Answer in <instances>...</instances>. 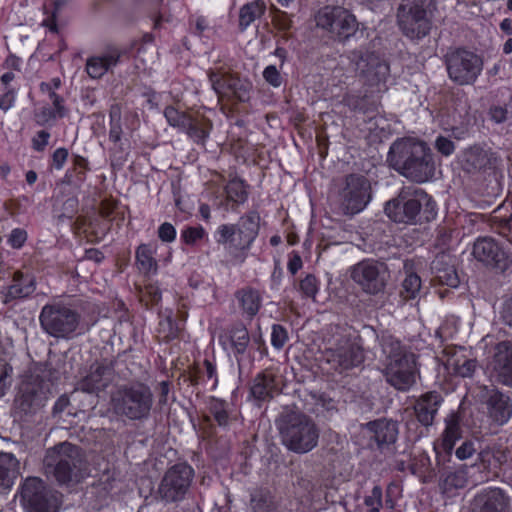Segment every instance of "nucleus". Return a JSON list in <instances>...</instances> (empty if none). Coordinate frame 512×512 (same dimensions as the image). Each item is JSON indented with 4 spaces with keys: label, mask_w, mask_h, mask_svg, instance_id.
Listing matches in <instances>:
<instances>
[{
    "label": "nucleus",
    "mask_w": 512,
    "mask_h": 512,
    "mask_svg": "<svg viewBox=\"0 0 512 512\" xmlns=\"http://www.w3.org/2000/svg\"><path fill=\"white\" fill-rule=\"evenodd\" d=\"M387 160L394 170L414 182L424 183L434 177V158L423 141L397 139L389 149Z\"/></svg>",
    "instance_id": "f257e3e1"
},
{
    "label": "nucleus",
    "mask_w": 512,
    "mask_h": 512,
    "mask_svg": "<svg viewBox=\"0 0 512 512\" xmlns=\"http://www.w3.org/2000/svg\"><path fill=\"white\" fill-rule=\"evenodd\" d=\"M260 231V215L250 210L242 215L237 223L221 224L217 227L215 241L225 249L229 261L243 264L247 259Z\"/></svg>",
    "instance_id": "f03ea898"
},
{
    "label": "nucleus",
    "mask_w": 512,
    "mask_h": 512,
    "mask_svg": "<svg viewBox=\"0 0 512 512\" xmlns=\"http://www.w3.org/2000/svg\"><path fill=\"white\" fill-rule=\"evenodd\" d=\"M384 211L396 223L422 224L437 217L438 206L434 198L423 189L403 186L397 197L385 204Z\"/></svg>",
    "instance_id": "7ed1b4c3"
},
{
    "label": "nucleus",
    "mask_w": 512,
    "mask_h": 512,
    "mask_svg": "<svg viewBox=\"0 0 512 512\" xmlns=\"http://www.w3.org/2000/svg\"><path fill=\"white\" fill-rule=\"evenodd\" d=\"M380 343L386 382L399 391H407L415 383L416 355L393 335H382Z\"/></svg>",
    "instance_id": "20e7f679"
},
{
    "label": "nucleus",
    "mask_w": 512,
    "mask_h": 512,
    "mask_svg": "<svg viewBox=\"0 0 512 512\" xmlns=\"http://www.w3.org/2000/svg\"><path fill=\"white\" fill-rule=\"evenodd\" d=\"M43 469L47 477L54 478L59 484L69 485L84 478L88 463L81 447L64 441L46 450Z\"/></svg>",
    "instance_id": "39448f33"
},
{
    "label": "nucleus",
    "mask_w": 512,
    "mask_h": 512,
    "mask_svg": "<svg viewBox=\"0 0 512 512\" xmlns=\"http://www.w3.org/2000/svg\"><path fill=\"white\" fill-rule=\"evenodd\" d=\"M363 91L347 93L344 104L351 110L367 116L370 120L375 118L382 108V94L387 91V81L390 77V65L385 61H377L365 72Z\"/></svg>",
    "instance_id": "423d86ee"
},
{
    "label": "nucleus",
    "mask_w": 512,
    "mask_h": 512,
    "mask_svg": "<svg viewBox=\"0 0 512 512\" xmlns=\"http://www.w3.org/2000/svg\"><path fill=\"white\" fill-rule=\"evenodd\" d=\"M282 444L291 452L306 454L317 445L320 429L314 420L301 412L285 411L277 420Z\"/></svg>",
    "instance_id": "0eeeda50"
},
{
    "label": "nucleus",
    "mask_w": 512,
    "mask_h": 512,
    "mask_svg": "<svg viewBox=\"0 0 512 512\" xmlns=\"http://www.w3.org/2000/svg\"><path fill=\"white\" fill-rule=\"evenodd\" d=\"M153 403L152 390L143 383L122 385L111 394L110 399L113 413L131 421L148 419Z\"/></svg>",
    "instance_id": "6e6552de"
},
{
    "label": "nucleus",
    "mask_w": 512,
    "mask_h": 512,
    "mask_svg": "<svg viewBox=\"0 0 512 512\" xmlns=\"http://www.w3.org/2000/svg\"><path fill=\"white\" fill-rule=\"evenodd\" d=\"M435 9V0H405L397 14L402 33L411 40H420L429 35Z\"/></svg>",
    "instance_id": "1a4fd4ad"
},
{
    "label": "nucleus",
    "mask_w": 512,
    "mask_h": 512,
    "mask_svg": "<svg viewBox=\"0 0 512 512\" xmlns=\"http://www.w3.org/2000/svg\"><path fill=\"white\" fill-rule=\"evenodd\" d=\"M474 258L491 266L502 277L503 284L512 285V253L492 237H479L472 250Z\"/></svg>",
    "instance_id": "9d476101"
},
{
    "label": "nucleus",
    "mask_w": 512,
    "mask_h": 512,
    "mask_svg": "<svg viewBox=\"0 0 512 512\" xmlns=\"http://www.w3.org/2000/svg\"><path fill=\"white\" fill-rule=\"evenodd\" d=\"M317 27L330 33L339 42L347 41L358 30V22L350 11L341 6L326 5L315 15Z\"/></svg>",
    "instance_id": "9b49d317"
},
{
    "label": "nucleus",
    "mask_w": 512,
    "mask_h": 512,
    "mask_svg": "<svg viewBox=\"0 0 512 512\" xmlns=\"http://www.w3.org/2000/svg\"><path fill=\"white\" fill-rule=\"evenodd\" d=\"M449 78L456 84H473L483 69V61L476 53L456 48L446 55Z\"/></svg>",
    "instance_id": "f8f14e48"
},
{
    "label": "nucleus",
    "mask_w": 512,
    "mask_h": 512,
    "mask_svg": "<svg viewBox=\"0 0 512 512\" xmlns=\"http://www.w3.org/2000/svg\"><path fill=\"white\" fill-rule=\"evenodd\" d=\"M194 478V470L187 463H177L164 474L159 487L160 498L167 503L184 500Z\"/></svg>",
    "instance_id": "ddd939ff"
},
{
    "label": "nucleus",
    "mask_w": 512,
    "mask_h": 512,
    "mask_svg": "<svg viewBox=\"0 0 512 512\" xmlns=\"http://www.w3.org/2000/svg\"><path fill=\"white\" fill-rule=\"evenodd\" d=\"M49 396L48 384L39 376H31L23 381L14 400L15 415L20 419L37 413Z\"/></svg>",
    "instance_id": "4468645a"
},
{
    "label": "nucleus",
    "mask_w": 512,
    "mask_h": 512,
    "mask_svg": "<svg viewBox=\"0 0 512 512\" xmlns=\"http://www.w3.org/2000/svg\"><path fill=\"white\" fill-rule=\"evenodd\" d=\"M207 76L212 89L220 99H233L241 103L250 100L252 83L248 79L222 69H210Z\"/></svg>",
    "instance_id": "2eb2a0df"
},
{
    "label": "nucleus",
    "mask_w": 512,
    "mask_h": 512,
    "mask_svg": "<svg viewBox=\"0 0 512 512\" xmlns=\"http://www.w3.org/2000/svg\"><path fill=\"white\" fill-rule=\"evenodd\" d=\"M20 502L27 512H57L56 497L38 477H28L20 491Z\"/></svg>",
    "instance_id": "dca6fc26"
},
{
    "label": "nucleus",
    "mask_w": 512,
    "mask_h": 512,
    "mask_svg": "<svg viewBox=\"0 0 512 512\" xmlns=\"http://www.w3.org/2000/svg\"><path fill=\"white\" fill-rule=\"evenodd\" d=\"M90 303L76 295L54 297L43 306L39 320H81L88 314Z\"/></svg>",
    "instance_id": "f3484780"
},
{
    "label": "nucleus",
    "mask_w": 512,
    "mask_h": 512,
    "mask_svg": "<svg viewBox=\"0 0 512 512\" xmlns=\"http://www.w3.org/2000/svg\"><path fill=\"white\" fill-rule=\"evenodd\" d=\"M219 179L224 182L220 206L226 211L238 213L249 200L251 185L236 171H230L227 177L219 174Z\"/></svg>",
    "instance_id": "a211bd4d"
},
{
    "label": "nucleus",
    "mask_w": 512,
    "mask_h": 512,
    "mask_svg": "<svg viewBox=\"0 0 512 512\" xmlns=\"http://www.w3.org/2000/svg\"><path fill=\"white\" fill-rule=\"evenodd\" d=\"M386 269L384 264L372 260L364 259L351 268V279L361 287V289L372 295L383 291L386 285Z\"/></svg>",
    "instance_id": "6ab92c4d"
},
{
    "label": "nucleus",
    "mask_w": 512,
    "mask_h": 512,
    "mask_svg": "<svg viewBox=\"0 0 512 512\" xmlns=\"http://www.w3.org/2000/svg\"><path fill=\"white\" fill-rule=\"evenodd\" d=\"M370 183L362 175L350 174L340 195L342 205L350 214L361 212L370 201Z\"/></svg>",
    "instance_id": "aec40b11"
},
{
    "label": "nucleus",
    "mask_w": 512,
    "mask_h": 512,
    "mask_svg": "<svg viewBox=\"0 0 512 512\" xmlns=\"http://www.w3.org/2000/svg\"><path fill=\"white\" fill-rule=\"evenodd\" d=\"M114 359H102L93 363L88 373L78 382L77 389L98 394L108 388L114 379Z\"/></svg>",
    "instance_id": "412c9836"
},
{
    "label": "nucleus",
    "mask_w": 512,
    "mask_h": 512,
    "mask_svg": "<svg viewBox=\"0 0 512 512\" xmlns=\"http://www.w3.org/2000/svg\"><path fill=\"white\" fill-rule=\"evenodd\" d=\"M325 358L334 370L342 373L361 365L365 356L358 343L347 341L334 349H328Z\"/></svg>",
    "instance_id": "4be33fe9"
},
{
    "label": "nucleus",
    "mask_w": 512,
    "mask_h": 512,
    "mask_svg": "<svg viewBox=\"0 0 512 512\" xmlns=\"http://www.w3.org/2000/svg\"><path fill=\"white\" fill-rule=\"evenodd\" d=\"M510 498L500 488L484 489L472 503V512H509Z\"/></svg>",
    "instance_id": "5701e85b"
},
{
    "label": "nucleus",
    "mask_w": 512,
    "mask_h": 512,
    "mask_svg": "<svg viewBox=\"0 0 512 512\" xmlns=\"http://www.w3.org/2000/svg\"><path fill=\"white\" fill-rule=\"evenodd\" d=\"M497 380L507 386H512V343L502 341L494 347L490 363Z\"/></svg>",
    "instance_id": "b1692460"
},
{
    "label": "nucleus",
    "mask_w": 512,
    "mask_h": 512,
    "mask_svg": "<svg viewBox=\"0 0 512 512\" xmlns=\"http://www.w3.org/2000/svg\"><path fill=\"white\" fill-rule=\"evenodd\" d=\"M123 55V51L113 47L101 55H94L87 58L85 70L92 79H100L107 72L116 67Z\"/></svg>",
    "instance_id": "393cba45"
},
{
    "label": "nucleus",
    "mask_w": 512,
    "mask_h": 512,
    "mask_svg": "<svg viewBox=\"0 0 512 512\" xmlns=\"http://www.w3.org/2000/svg\"><path fill=\"white\" fill-rule=\"evenodd\" d=\"M486 408L489 419L497 424L503 425L512 416V402L509 396L498 390H492L486 400Z\"/></svg>",
    "instance_id": "a878e982"
},
{
    "label": "nucleus",
    "mask_w": 512,
    "mask_h": 512,
    "mask_svg": "<svg viewBox=\"0 0 512 512\" xmlns=\"http://www.w3.org/2000/svg\"><path fill=\"white\" fill-rule=\"evenodd\" d=\"M379 448L396 442L398 437V424L392 419L380 418L365 424Z\"/></svg>",
    "instance_id": "bb28decb"
},
{
    "label": "nucleus",
    "mask_w": 512,
    "mask_h": 512,
    "mask_svg": "<svg viewBox=\"0 0 512 512\" xmlns=\"http://www.w3.org/2000/svg\"><path fill=\"white\" fill-rule=\"evenodd\" d=\"M441 402V395L435 391L421 395L414 404L417 420L424 426L432 425Z\"/></svg>",
    "instance_id": "cd10ccee"
},
{
    "label": "nucleus",
    "mask_w": 512,
    "mask_h": 512,
    "mask_svg": "<svg viewBox=\"0 0 512 512\" xmlns=\"http://www.w3.org/2000/svg\"><path fill=\"white\" fill-rule=\"evenodd\" d=\"M250 391L251 395L260 401L273 398L279 393V383L276 375L268 370L259 373L253 379Z\"/></svg>",
    "instance_id": "c85d7f7f"
},
{
    "label": "nucleus",
    "mask_w": 512,
    "mask_h": 512,
    "mask_svg": "<svg viewBox=\"0 0 512 512\" xmlns=\"http://www.w3.org/2000/svg\"><path fill=\"white\" fill-rule=\"evenodd\" d=\"M491 158L487 150L480 145L465 149L460 156L462 169L467 173H475L488 167Z\"/></svg>",
    "instance_id": "c756f323"
},
{
    "label": "nucleus",
    "mask_w": 512,
    "mask_h": 512,
    "mask_svg": "<svg viewBox=\"0 0 512 512\" xmlns=\"http://www.w3.org/2000/svg\"><path fill=\"white\" fill-rule=\"evenodd\" d=\"M36 289L35 276L30 272L16 271L7 287L6 298L22 299L30 296Z\"/></svg>",
    "instance_id": "7c9ffc66"
},
{
    "label": "nucleus",
    "mask_w": 512,
    "mask_h": 512,
    "mask_svg": "<svg viewBox=\"0 0 512 512\" xmlns=\"http://www.w3.org/2000/svg\"><path fill=\"white\" fill-rule=\"evenodd\" d=\"M235 299L242 313L250 319L258 314L262 306L261 293L259 290L250 286L238 289L235 292Z\"/></svg>",
    "instance_id": "2f4dec72"
},
{
    "label": "nucleus",
    "mask_w": 512,
    "mask_h": 512,
    "mask_svg": "<svg viewBox=\"0 0 512 512\" xmlns=\"http://www.w3.org/2000/svg\"><path fill=\"white\" fill-rule=\"evenodd\" d=\"M156 247L150 243H141L135 250V263L140 273L145 276L154 275L158 271L155 258Z\"/></svg>",
    "instance_id": "473e14b6"
},
{
    "label": "nucleus",
    "mask_w": 512,
    "mask_h": 512,
    "mask_svg": "<svg viewBox=\"0 0 512 512\" xmlns=\"http://www.w3.org/2000/svg\"><path fill=\"white\" fill-rule=\"evenodd\" d=\"M445 430L442 434L441 447L450 456L456 441L462 437V429L459 417L452 413L445 419Z\"/></svg>",
    "instance_id": "72a5a7b5"
},
{
    "label": "nucleus",
    "mask_w": 512,
    "mask_h": 512,
    "mask_svg": "<svg viewBox=\"0 0 512 512\" xmlns=\"http://www.w3.org/2000/svg\"><path fill=\"white\" fill-rule=\"evenodd\" d=\"M482 463L488 466L500 467L512 458V451L503 444H494L486 447L479 453Z\"/></svg>",
    "instance_id": "f704fd0d"
},
{
    "label": "nucleus",
    "mask_w": 512,
    "mask_h": 512,
    "mask_svg": "<svg viewBox=\"0 0 512 512\" xmlns=\"http://www.w3.org/2000/svg\"><path fill=\"white\" fill-rule=\"evenodd\" d=\"M15 74L11 71L5 72L1 78L3 92L0 96V109L4 112L11 109L16 101L20 85L14 83Z\"/></svg>",
    "instance_id": "c9c22d12"
},
{
    "label": "nucleus",
    "mask_w": 512,
    "mask_h": 512,
    "mask_svg": "<svg viewBox=\"0 0 512 512\" xmlns=\"http://www.w3.org/2000/svg\"><path fill=\"white\" fill-rule=\"evenodd\" d=\"M18 475V461L10 453L0 454V486L9 488Z\"/></svg>",
    "instance_id": "e433bc0d"
},
{
    "label": "nucleus",
    "mask_w": 512,
    "mask_h": 512,
    "mask_svg": "<svg viewBox=\"0 0 512 512\" xmlns=\"http://www.w3.org/2000/svg\"><path fill=\"white\" fill-rule=\"evenodd\" d=\"M265 11L266 5L262 0H254L245 4L239 12L240 29H247L257 18L264 15Z\"/></svg>",
    "instance_id": "4c0bfd02"
},
{
    "label": "nucleus",
    "mask_w": 512,
    "mask_h": 512,
    "mask_svg": "<svg viewBox=\"0 0 512 512\" xmlns=\"http://www.w3.org/2000/svg\"><path fill=\"white\" fill-rule=\"evenodd\" d=\"M468 470L469 468L466 465H462L454 471L447 472L441 481L443 490L449 492L453 489L464 488L469 479Z\"/></svg>",
    "instance_id": "58836bf2"
},
{
    "label": "nucleus",
    "mask_w": 512,
    "mask_h": 512,
    "mask_svg": "<svg viewBox=\"0 0 512 512\" xmlns=\"http://www.w3.org/2000/svg\"><path fill=\"white\" fill-rule=\"evenodd\" d=\"M251 512H275V505L271 493L262 488L252 490L250 494Z\"/></svg>",
    "instance_id": "ea45409f"
},
{
    "label": "nucleus",
    "mask_w": 512,
    "mask_h": 512,
    "mask_svg": "<svg viewBox=\"0 0 512 512\" xmlns=\"http://www.w3.org/2000/svg\"><path fill=\"white\" fill-rule=\"evenodd\" d=\"M492 220L500 229V234L510 233L512 231V202H504L498 206L493 211Z\"/></svg>",
    "instance_id": "a19ab883"
},
{
    "label": "nucleus",
    "mask_w": 512,
    "mask_h": 512,
    "mask_svg": "<svg viewBox=\"0 0 512 512\" xmlns=\"http://www.w3.org/2000/svg\"><path fill=\"white\" fill-rule=\"evenodd\" d=\"M435 270L432 282L434 285L447 286L450 288H456L460 284V279L454 266H446L444 268H438L435 264L432 267Z\"/></svg>",
    "instance_id": "79ce46f5"
},
{
    "label": "nucleus",
    "mask_w": 512,
    "mask_h": 512,
    "mask_svg": "<svg viewBox=\"0 0 512 512\" xmlns=\"http://www.w3.org/2000/svg\"><path fill=\"white\" fill-rule=\"evenodd\" d=\"M422 286L420 276L415 272L406 271V276L402 281L400 296L403 300H413L419 295Z\"/></svg>",
    "instance_id": "37998d69"
},
{
    "label": "nucleus",
    "mask_w": 512,
    "mask_h": 512,
    "mask_svg": "<svg viewBox=\"0 0 512 512\" xmlns=\"http://www.w3.org/2000/svg\"><path fill=\"white\" fill-rule=\"evenodd\" d=\"M164 117L171 127L177 128L181 132H184L186 127L190 126L193 118L189 113L180 111L172 105H169L164 109Z\"/></svg>",
    "instance_id": "c03bdc74"
},
{
    "label": "nucleus",
    "mask_w": 512,
    "mask_h": 512,
    "mask_svg": "<svg viewBox=\"0 0 512 512\" xmlns=\"http://www.w3.org/2000/svg\"><path fill=\"white\" fill-rule=\"evenodd\" d=\"M204 240H208V233L201 225L185 226L180 232V241L185 246L194 247Z\"/></svg>",
    "instance_id": "a18cd8bd"
},
{
    "label": "nucleus",
    "mask_w": 512,
    "mask_h": 512,
    "mask_svg": "<svg viewBox=\"0 0 512 512\" xmlns=\"http://www.w3.org/2000/svg\"><path fill=\"white\" fill-rule=\"evenodd\" d=\"M189 32L201 40L210 39L213 35V29L209 20L203 15H192L188 19Z\"/></svg>",
    "instance_id": "49530a36"
},
{
    "label": "nucleus",
    "mask_w": 512,
    "mask_h": 512,
    "mask_svg": "<svg viewBox=\"0 0 512 512\" xmlns=\"http://www.w3.org/2000/svg\"><path fill=\"white\" fill-rule=\"evenodd\" d=\"M77 324L78 322H40L43 330L56 338L71 337L77 330Z\"/></svg>",
    "instance_id": "de8ad7c7"
},
{
    "label": "nucleus",
    "mask_w": 512,
    "mask_h": 512,
    "mask_svg": "<svg viewBox=\"0 0 512 512\" xmlns=\"http://www.w3.org/2000/svg\"><path fill=\"white\" fill-rule=\"evenodd\" d=\"M73 167L72 169H68L65 173V180L67 183H72L77 181L79 183L84 182L86 178V171L89 169L88 160L81 155L73 156Z\"/></svg>",
    "instance_id": "09e8293b"
},
{
    "label": "nucleus",
    "mask_w": 512,
    "mask_h": 512,
    "mask_svg": "<svg viewBox=\"0 0 512 512\" xmlns=\"http://www.w3.org/2000/svg\"><path fill=\"white\" fill-rule=\"evenodd\" d=\"M227 338L230 341L232 347L239 354L245 352L247 345L250 341L248 330L242 324H239L235 328H233L230 331V334L229 336H227Z\"/></svg>",
    "instance_id": "8fccbe9b"
},
{
    "label": "nucleus",
    "mask_w": 512,
    "mask_h": 512,
    "mask_svg": "<svg viewBox=\"0 0 512 512\" xmlns=\"http://www.w3.org/2000/svg\"><path fill=\"white\" fill-rule=\"evenodd\" d=\"M58 199L54 204V212L57 213L59 220L68 219L72 220L78 213L79 201L76 196L67 197L61 204V207H57Z\"/></svg>",
    "instance_id": "3c124183"
},
{
    "label": "nucleus",
    "mask_w": 512,
    "mask_h": 512,
    "mask_svg": "<svg viewBox=\"0 0 512 512\" xmlns=\"http://www.w3.org/2000/svg\"><path fill=\"white\" fill-rule=\"evenodd\" d=\"M231 148L235 158L243 164H249L250 162L256 163V159L254 157L256 149L254 146L247 142L238 140Z\"/></svg>",
    "instance_id": "603ef678"
},
{
    "label": "nucleus",
    "mask_w": 512,
    "mask_h": 512,
    "mask_svg": "<svg viewBox=\"0 0 512 512\" xmlns=\"http://www.w3.org/2000/svg\"><path fill=\"white\" fill-rule=\"evenodd\" d=\"M184 132L198 145H204L210 133L209 129L195 118H192L190 126L186 127Z\"/></svg>",
    "instance_id": "864d4df0"
},
{
    "label": "nucleus",
    "mask_w": 512,
    "mask_h": 512,
    "mask_svg": "<svg viewBox=\"0 0 512 512\" xmlns=\"http://www.w3.org/2000/svg\"><path fill=\"white\" fill-rule=\"evenodd\" d=\"M320 289V281L314 274H306L299 282V291L305 298H315Z\"/></svg>",
    "instance_id": "5fc2aeb1"
},
{
    "label": "nucleus",
    "mask_w": 512,
    "mask_h": 512,
    "mask_svg": "<svg viewBox=\"0 0 512 512\" xmlns=\"http://www.w3.org/2000/svg\"><path fill=\"white\" fill-rule=\"evenodd\" d=\"M465 349L463 347H447L444 350L445 355L447 356L446 366L448 369H451L456 372L461 366V362L463 359H470L465 354Z\"/></svg>",
    "instance_id": "6e6d98bb"
},
{
    "label": "nucleus",
    "mask_w": 512,
    "mask_h": 512,
    "mask_svg": "<svg viewBox=\"0 0 512 512\" xmlns=\"http://www.w3.org/2000/svg\"><path fill=\"white\" fill-rule=\"evenodd\" d=\"M210 413L219 427L227 428L230 423V417L224 402L219 400L212 401L210 405Z\"/></svg>",
    "instance_id": "4d7b16f0"
},
{
    "label": "nucleus",
    "mask_w": 512,
    "mask_h": 512,
    "mask_svg": "<svg viewBox=\"0 0 512 512\" xmlns=\"http://www.w3.org/2000/svg\"><path fill=\"white\" fill-rule=\"evenodd\" d=\"M63 117L58 116V114L53 110L51 106H43L35 113V120L37 125L39 126H50L52 127L54 122L57 119H62Z\"/></svg>",
    "instance_id": "13d9d810"
},
{
    "label": "nucleus",
    "mask_w": 512,
    "mask_h": 512,
    "mask_svg": "<svg viewBox=\"0 0 512 512\" xmlns=\"http://www.w3.org/2000/svg\"><path fill=\"white\" fill-rule=\"evenodd\" d=\"M364 504L368 507L367 512H380L383 506L382 488L379 485L373 487L371 494L365 496Z\"/></svg>",
    "instance_id": "bf43d9fd"
},
{
    "label": "nucleus",
    "mask_w": 512,
    "mask_h": 512,
    "mask_svg": "<svg viewBox=\"0 0 512 512\" xmlns=\"http://www.w3.org/2000/svg\"><path fill=\"white\" fill-rule=\"evenodd\" d=\"M69 157V151L65 147H59L53 151L49 159V168L60 171L64 168Z\"/></svg>",
    "instance_id": "052dcab7"
},
{
    "label": "nucleus",
    "mask_w": 512,
    "mask_h": 512,
    "mask_svg": "<svg viewBox=\"0 0 512 512\" xmlns=\"http://www.w3.org/2000/svg\"><path fill=\"white\" fill-rule=\"evenodd\" d=\"M28 239V233L24 228H13L7 237V244L16 250L21 249Z\"/></svg>",
    "instance_id": "680f3d73"
},
{
    "label": "nucleus",
    "mask_w": 512,
    "mask_h": 512,
    "mask_svg": "<svg viewBox=\"0 0 512 512\" xmlns=\"http://www.w3.org/2000/svg\"><path fill=\"white\" fill-rule=\"evenodd\" d=\"M51 138V134L47 130H39L34 136L31 138V148L35 152L42 153L45 151L46 147L49 144V140Z\"/></svg>",
    "instance_id": "e2e57ef3"
},
{
    "label": "nucleus",
    "mask_w": 512,
    "mask_h": 512,
    "mask_svg": "<svg viewBox=\"0 0 512 512\" xmlns=\"http://www.w3.org/2000/svg\"><path fill=\"white\" fill-rule=\"evenodd\" d=\"M157 236L163 243H172L176 240L177 231L173 224L164 222L157 229Z\"/></svg>",
    "instance_id": "0e129e2a"
},
{
    "label": "nucleus",
    "mask_w": 512,
    "mask_h": 512,
    "mask_svg": "<svg viewBox=\"0 0 512 512\" xmlns=\"http://www.w3.org/2000/svg\"><path fill=\"white\" fill-rule=\"evenodd\" d=\"M288 340L287 330L279 324L272 326L271 344L276 349H281Z\"/></svg>",
    "instance_id": "69168bd1"
},
{
    "label": "nucleus",
    "mask_w": 512,
    "mask_h": 512,
    "mask_svg": "<svg viewBox=\"0 0 512 512\" xmlns=\"http://www.w3.org/2000/svg\"><path fill=\"white\" fill-rule=\"evenodd\" d=\"M262 75L264 80L272 87L278 88L282 85L283 79L276 66L268 65L263 70Z\"/></svg>",
    "instance_id": "338daca9"
},
{
    "label": "nucleus",
    "mask_w": 512,
    "mask_h": 512,
    "mask_svg": "<svg viewBox=\"0 0 512 512\" xmlns=\"http://www.w3.org/2000/svg\"><path fill=\"white\" fill-rule=\"evenodd\" d=\"M435 148L443 156H450L455 151V143L449 137L440 135L435 140Z\"/></svg>",
    "instance_id": "774afa93"
}]
</instances>
